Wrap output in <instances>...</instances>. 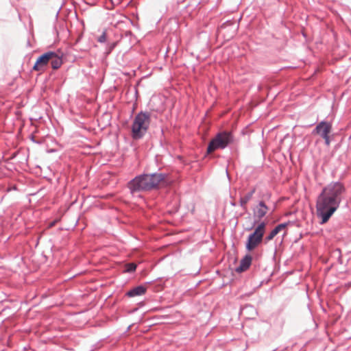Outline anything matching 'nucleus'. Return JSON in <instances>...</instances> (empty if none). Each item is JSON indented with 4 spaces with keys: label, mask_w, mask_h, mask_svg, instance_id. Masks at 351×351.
<instances>
[{
    "label": "nucleus",
    "mask_w": 351,
    "mask_h": 351,
    "mask_svg": "<svg viewBox=\"0 0 351 351\" xmlns=\"http://www.w3.org/2000/svg\"><path fill=\"white\" fill-rule=\"evenodd\" d=\"M150 123L149 114L138 113L134 118L132 125V136L134 139L142 138L146 133Z\"/></svg>",
    "instance_id": "7ed1b4c3"
},
{
    "label": "nucleus",
    "mask_w": 351,
    "mask_h": 351,
    "mask_svg": "<svg viewBox=\"0 0 351 351\" xmlns=\"http://www.w3.org/2000/svg\"><path fill=\"white\" fill-rule=\"evenodd\" d=\"M98 41L99 43H104L106 41V32H104L102 34V35H101L99 38H98Z\"/></svg>",
    "instance_id": "2eb2a0df"
},
{
    "label": "nucleus",
    "mask_w": 351,
    "mask_h": 351,
    "mask_svg": "<svg viewBox=\"0 0 351 351\" xmlns=\"http://www.w3.org/2000/svg\"><path fill=\"white\" fill-rule=\"evenodd\" d=\"M233 141L232 134L230 132L219 133L209 143L208 152L223 149Z\"/></svg>",
    "instance_id": "20e7f679"
},
{
    "label": "nucleus",
    "mask_w": 351,
    "mask_h": 351,
    "mask_svg": "<svg viewBox=\"0 0 351 351\" xmlns=\"http://www.w3.org/2000/svg\"><path fill=\"white\" fill-rule=\"evenodd\" d=\"M178 158L180 160H182V158L181 156H178Z\"/></svg>",
    "instance_id": "f3484780"
},
{
    "label": "nucleus",
    "mask_w": 351,
    "mask_h": 351,
    "mask_svg": "<svg viewBox=\"0 0 351 351\" xmlns=\"http://www.w3.org/2000/svg\"><path fill=\"white\" fill-rule=\"evenodd\" d=\"M254 193V190H252V191L249 192L248 193L245 194L244 196L241 197V199H240L241 206H244L248 202V201L252 198Z\"/></svg>",
    "instance_id": "f8f14e48"
},
{
    "label": "nucleus",
    "mask_w": 351,
    "mask_h": 351,
    "mask_svg": "<svg viewBox=\"0 0 351 351\" xmlns=\"http://www.w3.org/2000/svg\"><path fill=\"white\" fill-rule=\"evenodd\" d=\"M343 191V185L335 182L324 188L318 196L316 210L317 215L322 219V224L326 223L338 208Z\"/></svg>",
    "instance_id": "f257e3e1"
},
{
    "label": "nucleus",
    "mask_w": 351,
    "mask_h": 351,
    "mask_svg": "<svg viewBox=\"0 0 351 351\" xmlns=\"http://www.w3.org/2000/svg\"><path fill=\"white\" fill-rule=\"evenodd\" d=\"M136 265L135 263H128L125 265V271L127 272H132L136 270Z\"/></svg>",
    "instance_id": "4468645a"
},
{
    "label": "nucleus",
    "mask_w": 351,
    "mask_h": 351,
    "mask_svg": "<svg viewBox=\"0 0 351 351\" xmlns=\"http://www.w3.org/2000/svg\"><path fill=\"white\" fill-rule=\"evenodd\" d=\"M287 223H280L278 225L276 228L278 230V232H280L282 230L285 229L287 227Z\"/></svg>",
    "instance_id": "dca6fc26"
},
{
    "label": "nucleus",
    "mask_w": 351,
    "mask_h": 351,
    "mask_svg": "<svg viewBox=\"0 0 351 351\" xmlns=\"http://www.w3.org/2000/svg\"><path fill=\"white\" fill-rule=\"evenodd\" d=\"M265 227L266 223L265 222H261L255 228L254 232L249 235L246 242V249L248 251L254 250L259 244L261 243L265 232Z\"/></svg>",
    "instance_id": "39448f33"
},
{
    "label": "nucleus",
    "mask_w": 351,
    "mask_h": 351,
    "mask_svg": "<svg viewBox=\"0 0 351 351\" xmlns=\"http://www.w3.org/2000/svg\"><path fill=\"white\" fill-rule=\"evenodd\" d=\"M54 56V52H47L46 53H44L43 55L40 56L36 60L34 66V69L36 71L43 70L47 66L50 60L53 58V57Z\"/></svg>",
    "instance_id": "0eeeda50"
},
{
    "label": "nucleus",
    "mask_w": 351,
    "mask_h": 351,
    "mask_svg": "<svg viewBox=\"0 0 351 351\" xmlns=\"http://www.w3.org/2000/svg\"><path fill=\"white\" fill-rule=\"evenodd\" d=\"M278 234V230L275 228L266 237L265 240L269 241L272 240Z\"/></svg>",
    "instance_id": "ddd939ff"
},
{
    "label": "nucleus",
    "mask_w": 351,
    "mask_h": 351,
    "mask_svg": "<svg viewBox=\"0 0 351 351\" xmlns=\"http://www.w3.org/2000/svg\"><path fill=\"white\" fill-rule=\"evenodd\" d=\"M291 160H292V155H289Z\"/></svg>",
    "instance_id": "a211bd4d"
},
{
    "label": "nucleus",
    "mask_w": 351,
    "mask_h": 351,
    "mask_svg": "<svg viewBox=\"0 0 351 351\" xmlns=\"http://www.w3.org/2000/svg\"><path fill=\"white\" fill-rule=\"evenodd\" d=\"M167 176L162 173L144 174L136 176L128 183L132 193L147 191L169 184Z\"/></svg>",
    "instance_id": "f03ea898"
},
{
    "label": "nucleus",
    "mask_w": 351,
    "mask_h": 351,
    "mask_svg": "<svg viewBox=\"0 0 351 351\" xmlns=\"http://www.w3.org/2000/svg\"><path fill=\"white\" fill-rule=\"evenodd\" d=\"M146 292V288L143 286L136 287L127 293V295L129 297H135L138 295H144Z\"/></svg>",
    "instance_id": "9d476101"
},
{
    "label": "nucleus",
    "mask_w": 351,
    "mask_h": 351,
    "mask_svg": "<svg viewBox=\"0 0 351 351\" xmlns=\"http://www.w3.org/2000/svg\"><path fill=\"white\" fill-rule=\"evenodd\" d=\"M267 211L268 208L265 204L263 202H260L253 211L255 219L259 221L267 214Z\"/></svg>",
    "instance_id": "6e6552de"
},
{
    "label": "nucleus",
    "mask_w": 351,
    "mask_h": 351,
    "mask_svg": "<svg viewBox=\"0 0 351 351\" xmlns=\"http://www.w3.org/2000/svg\"><path fill=\"white\" fill-rule=\"evenodd\" d=\"M52 68L54 69H58L62 64V60L55 53V56L51 60Z\"/></svg>",
    "instance_id": "9b49d317"
},
{
    "label": "nucleus",
    "mask_w": 351,
    "mask_h": 351,
    "mask_svg": "<svg viewBox=\"0 0 351 351\" xmlns=\"http://www.w3.org/2000/svg\"><path fill=\"white\" fill-rule=\"evenodd\" d=\"M330 130L331 125L326 122H321L315 128L316 133L324 138L327 145L330 143L328 134L330 132Z\"/></svg>",
    "instance_id": "423d86ee"
},
{
    "label": "nucleus",
    "mask_w": 351,
    "mask_h": 351,
    "mask_svg": "<svg viewBox=\"0 0 351 351\" xmlns=\"http://www.w3.org/2000/svg\"><path fill=\"white\" fill-rule=\"evenodd\" d=\"M252 258L250 255H246L241 260L239 266L236 269V271L241 273L247 270L252 263Z\"/></svg>",
    "instance_id": "1a4fd4ad"
}]
</instances>
